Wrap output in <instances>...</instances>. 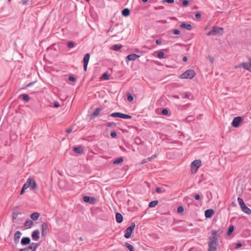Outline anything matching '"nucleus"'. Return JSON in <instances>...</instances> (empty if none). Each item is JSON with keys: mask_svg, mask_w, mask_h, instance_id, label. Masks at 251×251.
<instances>
[{"mask_svg": "<svg viewBox=\"0 0 251 251\" xmlns=\"http://www.w3.org/2000/svg\"><path fill=\"white\" fill-rule=\"evenodd\" d=\"M237 201L242 211L249 215H251V210L246 206L243 199L241 198L238 197L237 199Z\"/></svg>", "mask_w": 251, "mask_h": 251, "instance_id": "nucleus-1", "label": "nucleus"}, {"mask_svg": "<svg viewBox=\"0 0 251 251\" xmlns=\"http://www.w3.org/2000/svg\"><path fill=\"white\" fill-rule=\"evenodd\" d=\"M195 75L196 73L194 70L189 69L182 74L179 77L181 79H192L195 76Z\"/></svg>", "mask_w": 251, "mask_h": 251, "instance_id": "nucleus-2", "label": "nucleus"}, {"mask_svg": "<svg viewBox=\"0 0 251 251\" xmlns=\"http://www.w3.org/2000/svg\"><path fill=\"white\" fill-rule=\"evenodd\" d=\"M211 232V236L209 238V242L218 244V237H219V235H218V231L216 230L212 229Z\"/></svg>", "mask_w": 251, "mask_h": 251, "instance_id": "nucleus-3", "label": "nucleus"}, {"mask_svg": "<svg viewBox=\"0 0 251 251\" xmlns=\"http://www.w3.org/2000/svg\"><path fill=\"white\" fill-rule=\"evenodd\" d=\"M201 161L200 160H195L193 161L191 165V172L192 174L196 173L198 168L201 165Z\"/></svg>", "mask_w": 251, "mask_h": 251, "instance_id": "nucleus-4", "label": "nucleus"}, {"mask_svg": "<svg viewBox=\"0 0 251 251\" xmlns=\"http://www.w3.org/2000/svg\"><path fill=\"white\" fill-rule=\"evenodd\" d=\"M135 224L134 223H132L130 226L127 227L125 230V237L126 239H128L130 237L131 235L133 232L134 228H135Z\"/></svg>", "mask_w": 251, "mask_h": 251, "instance_id": "nucleus-5", "label": "nucleus"}, {"mask_svg": "<svg viewBox=\"0 0 251 251\" xmlns=\"http://www.w3.org/2000/svg\"><path fill=\"white\" fill-rule=\"evenodd\" d=\"M243 121V119L241 117H236L233 119L231 123V125L234 127H238L240 126L241 123Z\"/></svg>", "mask_w": 251, "mask_h": 251, "instance_id": "nucleus-6", "label": "nucleus"}, {"mask_svg": "<svg viewBox=\"0 0 251 251\" xmlns=\"http://www.w3.org/2000/svg\"><path fill=\"white\" fill-rule=\"evenodd\" d=\"M27 187L30 188L31 190H33L36 187V183L33 178L30 177L26 182Z\"/></svg>", "mask_w": 251, "mask_h": 251, "instance_id": "nucleus-7", "label": "nucleus"}, {"mask_svg": "<svg viewBox=\"0 0 251 251\" xmlns=\"http://www.w3.org/2000/svg\"><path fill=\"white\" fill-rule=\"evenodd\" d=\"M214 35H222L224 33V28L217 26H213L212 28Z\"/></svg>", "mask_w": 251, "mask_h": 251, "instance_id": "nucleus-8", "label": "nucleus"}, {"mask_svg": "<svg viewBox=\"0 0 251 251\" xmlns=\"http://www.w3.org/2000/svg\"><path fill=\"white\" fill-rule=\"evenodd\" d=\"M90 59V54L87 53L84 55L83 59V68L85 72L87 71V66Z\"/></svg>", "mask_w": 251, "mask_h": 251, "instance_id": "nucleus-9", "label": "nucleus"}, {"mask_svg": "<svg viewBox=\"0 0 251 251\" xmlns=\"http://www.w3.org/2000/svg\"><path fill=\"white\" fill-rule=\"evenodd\" d=\"M48 228V223L46 222L43 223L41 226V234L43 237H46L47 236Z\"/></svg>", "mask_w": 251, "mask_h": 251, "instance_id": "nucleus-10", "label": "nucleus"}, {"mask_svg": "<svg viewBox=\"0 0 251 251\" xmlns=\"http://www.w3.org/2000/svg\"><path fill=\"white\" fill-rule=\"evenodd\" d=\"M83 200L85 202L91 204H95L96 201V199L95 198L87 196H85L83 197Z\"/></svg>", "mask_w": 251, "mask_h": 251, "instance_id": "nucleus-11", "label": "nucleus"}, {"mask_svg": "<svg viewBox=\"0 0 251 251\" xmlns=\"http://www.w3.org/2000/svg\"><path fill=\"white\" fill-rule=\"evenodd\" d=\"M84 147L82 146H79L78 147H75L73 148V151L74 152L78 153L79 154H81L84 152Z\"/></svg>", "mask_w": 251, "mask_h": 251, "instance_id": "nucleus-12", "label": "nucleus"}, {"mask_svg": "<svg viewBox=\"0 0 251 251\" xmlns=\"http://www.w3.org/2000/svg\"><path fill=\"white\" fill-rule=\"evenodd\" d=\"M214 214V211L212 209H207L205 211V217L207 218H210L212 217Z\"/></svg>", "mask_w": 251, "mask_h": 251, "instance_id": "nucleus-13", "label": "nucleus"}, {"mask_svg": "<svg viewBox=\"0 0 251 251\" xmlns=\"http://www.w3.org/2000/svg\"><path fill=\"white\" fill-rule=\"evenodd\" d=\"M30 241H31V240L29 237H23L22 239V240L21 241V244L23 246H26L28 244H30Z\"/></svg>", "mask_w": 251, "mask_h": 251, "instance_id": "nucleus-14", "label": "nucleus"}, {"mask_svg": "<svg viewBox=\"0 0 251 251\" xmlns=\"http://www.w3.org/2000/svg\"><path fill=\"white\" fill-rule=\"evenodd\" d=\"M22 233L20 231H17L14 234V240L15 244H18L19 242L20 238L21 236Z\"/></svg>", "mask_w": 251, "mask_h": 251, "instance_id": "nucleus-15", "label": "nucleus"}, {"mask_svg": "<svg viewBox=\"0 0 251 251\" xmlns=\"http://www.w3.org/2000/svg\"><path fill=\"white\" fill-rule=\"evenodd\" d=\"M180 27L188 30H191L193 29V26L191 25L186 23H182L180 25Z\"/></svg>", "mask_w": 251, "mask_h": 251, "instance_id": "nucleus-16", "label": "nucleus"}, {"mask_svg": "<svg viewBox=\"0 0 251 251\" xmlns=\"http://www.w3.org/2000/svg\"><path fill=\"white\" fill-rule=\"evenodd\" d=\"M102 109L100 107H98L95 109L93 113L91 115V118L93 119L98 116L100 112L102 111Z\"/></svg>", "mask_w": 251, "mask_h": 251, "instance_id": "nucleus-17", "label": "nucleus"}, {"mask_svg": "<svg viewBox=\"0 0 251 251\" xmlns=\"http://www.w3.org/2000/svg\"><path fill=\"white\" fill-rule=\"evenodd\" d=\"M208 251H217V247L218 245V244H214V243H211L210 242H208Z\"/></svg>", "mask_w": 251, "mask_h": 251, "instance_id": "nucleus-18", "label": "nucleus"}, {"mask_svg": "<svg viewBox=\"0 0 251 251\" xmlns=\"http://www.w3.org/2000/svg\"><path fill=\"white\" fill-rule=\"evenodd\" d=\"M140 57V55H137L136 54H130L128 55L126 58L129 60V61H133L136 60L137 58H139Z\"/></svg>", "mask_w": 251, "mask_h": 251, "instance_id": "nucleus-19", "label": "nucleus"}, {"mask_svg": "<svg viewBox=\"0 0 251 251\" xmlns=\"http://www.w3.org/2000/svg\"><path fill=\"white\" fill-rule=\"evenodd\" d=\"M39 230H34L31 235V237L33 240H38L39 239Z\"/></svg>", "mask_w": 251, "mask_h": 251, "instance_id": "nucleus-20", "label": "nucleus"}, {"mask_svg": "<svg viewBox=\"0 0 251 251\" xmlns=\"http://www.w3.org/2000/svg\"><path fill=\"white\" fill-rule=\"evenodd\" d=\"M116 220L118 223H121L123 221V216L120 213H117L116 214Z\"/></svg>", "mask_w": 251, "mask_h": 251, "instance_id": "nucleus-21", "label": "nucleus"}, {"mask_svg": "<svg viewBox=\"0 0 251 251\" xmlns=\"http://www.w3.org/2000/svg\"><path fill=\"white\" fill-rule=\"evenodd\" d=\"M239 67H242L244 69L251 72V70L250 69L251 68V67H250L249 64L247 62H243L239 65Z\"/></svg>", "mask_w": 251, "mask_h": 251, "instance_id": "nucleus-22", "label": "nucleus"}, {"mask_svg": "<svg viewBox=\"0 0 251 251\" xmlns=\"http://www.w3.org/2000/svg\"><path fill=\"white\" fill-rule=\"evenodd\" d=\"M130 14V11L128 8H124L122 11V14L124 17H127Z\"/></svg>", "mask_w": 251, "mask_h": 251, "instance_id": "nucleus-23", "label": "nucleus"}, {"mask_svg": "<svg viewBox=\"0 0 251 251\" xmlns=\"http://www.w3.org/2000/svg\"><path fill=\"white\" fill-rule=\"evenodd\" d=\"M40 216V214L38 212H34L30 215V218L32 220L35 221L37 220Z\"/></svg>", "mask_w": 251, "mask_h": 251, "instance_id": "nucleus-24", "label": "nucleus"}, {"mask_svg": "<svg viewBox=\"0 0 251 251\" xmlns=\"http://www.w3.org/2000/svg\"><path fill=\"white\" fill-rule=\"evenodd\" d=\"M119 118L125 119H131L132 117L129 115L120 113L119 115Z\"/></svg>", "mask_w": 251, "mask_h": 251, "instance_id": "nucleus-25", "label": "nucleus"}, {"mask_svg": "<svg viewBox=\"0 0 251 251\" xmlns=\"http://www.w3.org/2000/svg\"><path fill=\"white\" fill-rule=\"evenodd\" d=\"M124 161L123 157H120L116 159L113 162L114 164H121Z\"/></svg>", "mask_w": 251, "mask_h": 251, "instance_id": "nucleus-26", "label": "nucleus"}, {"mask_svg": "<svg viewBox=\"0 0 251 251\" xmlns=\"http://www.w3.org/2000/svg\"><path fill=\"white\" fill-rule=\"evenodd\" d=\"M30 247H31V250L32 251H35L36 249L38 246V244L36 243H32L29 246Z\"/></svg>", "mask_w": 251, "mask_h": 251, "instance_id": "nucleus-27", "label": "nucleus"}, {"mask_svg": "<svg viewBox=\"0 0 251 251\" xmlns=\"http://www.w3.org/2000/svg\"><path fill=\"white\" fill-rule=\"evenodd\" d=\"M158 201L157 200L152 201L149 203V207H154L158 204Z\"/></svg>", "mask_w": 251, "mask_h": 251, "instance_id": "nucleus-28", "label": "nucleus"}, {"mask_svg": "<svg viewBox=\"0 0 251 251\" xmlns=\"http://www.w3.org/2000/svg\"><path fill=\"white\" fill-rule=\"evenodd\" d=\"M234 229V226H230L229 227L228 231L227 232V233H226L227 235V236H229L230 235H231L232 234V233L233 232Z\"/></svg>", "mask_w": 251, "mask_h": 251, "instance_id": "nucleus-29", "label": "nucleus"}, {"mask_svg": "<svg viewBox=\"0 0 251 251\" xmlns=\"http://www.w3.org/2000/svg\"><path fill=\"white\" fill-rule=\"evenodd\" d=\"M20 97H22L23 100L25 101H28L29 100L30 98L27 94H24L21 95Z\"/></svg>", "mask_w": 251, "mask_h": 251, "instance_id": "nucleus-30", "label": "nucleus"}, {"mask_svg": "<svg viewBox=\"0 0 251 251\" xmlns=\"http://www.w3.org/2000/svg\"><path fill=\"white\" fill-rule=\"evenodd\" d=\"M33 224V222L31 220H27L25 221V226H32Z\"/></svg>", "mask_w": 251, "mask_h": 251, "instance_id": "nucleus-31", "label": "nucleus"}, {"mask_svg": "<svg viewBox=\"0 0 251 251\" xmlns=\"http://www.w3.org/2000/svg\"><path fill=\"white\" fill-rule=\"evenodd\" d=\"M122 46L121 45H115L112 46V49L115 51H118L121 49Z\"/></svg>", "mask_w": 251, "mask_h": 251, "instance_id": "nucleus-32", "label": "nucleus"}, {"mask_svg": "<svg viewBox=\"0 0 251 251\" xmlns=\"http://www.w3.org/2000/svg\"><path fill=\"white\" fill-rule=\"evenodd\" d=\"M125 246L129 250V251H134L133 247L130 244L126 243Z\"/></svg>", "mask_w": 251, "mask_h": 251, "instance_id": "nucleus-33", "label": "nucleus"}, {"mask_svg": "<svg viewBox=\"0 0 251 251\" xmlns=\"http://www.w3.org/2000/svg\"><path fill=\"white\" fill-rule=\"evenodd\" d=\"M134 142L137 145H140L142 143V141L140 138L136 137L134 139Z\"/></svg>", "mask_w": 251, "mask_h": 251, "instance_id": "nucleus-34", "label": "nucleus"}, {"mask_svg": "<svg viewBox=\"0 0 251 251\" xmlns=\"http://www.w3.org/2000/svg\"><path fill=\"white\" fill-rule=\"evenodd\" d=\"M127 99L128 101L131 102L133 100V97L130 93H127Z\"/></svg>", "mask_w": 251, "mask_h": 251, "instance_id": "nucleus-35", "label": "nucleus"}, {"mask_svg": "<svg viewBox=\"0 0 251 251\" xmlns=\"http://www.w3.org/2000/svg\"><path fill=\"white\" fill-rule=\"evenodd\" d=\"M110 77V75L107 73H104L101 76V78L104 80H108Z\"/></svg>", "mask_w": 251, "mask_h": 251, "instance_id": "nucleus-36", "label": "nucleus"}, {"mask_svg": "<svg viewBox=\"0 0 251 251\" xmlns=\"http://www.w3.org/2000/svg\"><path fill=\"white\" fill-rule=\"evenodd\" d=\"M120 112H114L111 114L109 116L113 117V118H119V115Z\"/></svg>", "mask_w": 251, "mask_h": 251, "instance_id": "nucleus-37", "label": "nucleus"}, {"mask_svg": "<svg viewBox=\"0 0 251 251\" xmlns=\"http://www.w3.org/2000/svg\"><path fill=\"white\" fill-rule=\"evenodd\" d=\"M165 54L162 51H159L157 53V57L159 58H163L164 57Z\"/></svg>", "mask_w": 251, "mask_h": 251, "instance_id": "nucleus-38", "label": "nucleus"}, {"mask_svg": "<svg viewBox=\"0 0 251 251\" xmlns=\"http://www.w3.org/2000/svg\"><path fill=\"white\" fill-rule=\"evenodd\" d=\"M67 46L69 48H72L75 47V44L73 41H69L67 43Z\"/></svg>", "mask_w": 251, "mask_h": 251, "instance_id": "nucleus-39", "label": "nucleus"}, {"mask_svg": "<svg viewBox=\"0 0 251 251\" xmlns=\"http://www.w3.org/2000/svg\"><path fill=\"white\" fill-rule=\"evenodd\" d=\"M161 113L162 114V115H165V116H167L169 114V111L168 109H166V108H164V109H163L162 111H161Z\"/></svg>", "mask_w": 251, "mask_h": 251, "instance_id": "nucleus-40", "label": "nucleus"}, {"mask_svg": "<svg viewBox=\"0 0 251 251\" xmlns=\"http://www.w3.org/2000/svg\"><path fill=\"white\" fill-rule=\"evenodd\" d=\"M116 124L114 122L107 123L106 125L107 127L116 126Z\"/></svg>", "mask_w": 251, "mask_h": 251, "instance_id": "nucleus-41", "label": "nucleus"}, {"mask_svg": "<svg viewBox=\"0 0 251 251\" xmlns=\"http://www.w3.org/2000/svg\"><path fill=\"white\" fill-rule=\"evenodd\" d=\"M29 0H18V3H21L23 5H26Z\"/></svg>", "mask_w": 251, "mask_h": 251, "instance_id": "nucleus-42", "label": "nucleus"}, {"mask_svg": "<svg viewBox=\"0 0 251 251\" xmlns=\"http://www.w3.org/2000/svg\"><path fill=\"white\" fill-rule=\"evenodd\" d=\"M189 3V1L188 0H183L182 1V5L184 6H187Z\"/></svg>", "mask_w": 251, "mask_h": 251, "instance_id": "nucleus-43", "label": "nucleus"}, {"mask_svg": "<svg viewBox=\"0 0 251 251\" xmlns=\"http://www.w3.org/2000/svg\"><path fill=\"white\" fill-rule=\"evenodd\" d=\"M172 32L175 35H179L180 33V31L176 29H173Z\"/></svg>", "mask_w": 251, "mask_h": 251, "instance_id": "nucleus-44", "label": "nucleus"}, {"mask_svg": "<svg viewBox=\"0 0 251 251\" xmlns=\"http://www.w3.org/2000/svg\"><path fill=\"white\" fill-rule=\"evenodd\" d=\"M110 135L112 138H116L117 136V134L115 131H112L110 133Z\"/></svg>", "mask_w": 251, "mask_h": 251, "instance_id": "nucleus-45", "label": "nucleus"}, {"mask_svg": "<svg viewBox=\"0 0 251 251\" xmlns=\"http://www.w3.org/2000/svg\"><path fill=\"white\" fill-rule=\"evenodd\" d=\"M18 214H19V213L16 212H13L12 213V218H13V220L16 219Z\"/></svg>", "mask_w": 251, "mask_h": 251, "instance_id": "nucleus-46", "label": "nucleus"}, {"mask_svg": "<svg viewBox=\"0 0 251 251\" xmlns=\"http://www.w3.org/2000/svg\"><path fill=\"white\" fill-rule=\"evenodd\" d=\"M156 192L157 193H162V192H164L165 190H162L161 188L157 187V188H156Z\"/></svg>", "mask_w": 251, "mask_h": 251, "instance_id": "nucleus-47", "label": "nucleus"}, {"mask_svg": "<svg viewBox=\"0 0 251 251\" xmlns=\"http://www.w3.org/2000/svg\"><path fill=\"white\" fill-rule=\"evenodd\" d=\"M174 0H162V2L163 3H164V2H167V3H173L174 2Z\"/></svg>", "mask_w": 251, "mask_h": 251, "instance_id": "nucleus-48", "label": "nucleus"}, {"mask_svg": "<svg viewBox=\"0 0 251 251\" xmlns=\"http://www.w3.org/2000/svg\"><path fill=\"white\" fill-rule=\"evenodd\" d=\"M183 210H184V208L182 206H179L178 207V208H177V212H178L181 213L182 211H183Z\"/></svg>", "mask_w": 251, "mask_h": 251, "instance_id": "nucleus-49", "label": "nucleus"}, {"mask_svg": "<svg viewBox=\"0 0 251 251\" xmlns=\"http://www.w3.org/2000/svg\"><path fill=\"white\" fill-rule=\"evenodd\" d=\"M69 80L71 81L75 82L76 81V78L74 76L71 75L69 77Z\"/></svg>", "mask_w": 251, "mask_h": 251, "instance_id": "nucleus-50", "label": "nucleus"}, {"mask_svg": "<svg viewBox=\"0 0 251 251\" xmlns=\"http://www.w3.org/2000/svg\"><path fill=\"white\" fill-rule=\"evenodd\" d=\"M242 246V244L241 242H238L236 244V246L235 247V249H237Z\"/></svg>", "mask_w": 251, "mask_h": 251, "instance_id": "nucleus-51", "label": "nucleus"}, {"mask_svg": "<svg viewBox=\"0 0 251 251\" xmlns=\"http://www.w3.org/2000/svg\"><path fill=\"white\" fill-rule=\"evenodd\" d=\"M201 15L200 12H198L195 14L196 18L199 19H200L201 18Z\"/></svg>", "mask_w": 251, "mask_h": 251, "instance_id": "nucleus-52", "label": "nucleus"}, {"mask_svg": "<svg viewBox=\"0 0 251 251\" xmlns=\"http://www.w3.org/2000/svg\"><path fill=\"white\" fill-rule=\"evenodd\" d=\"M186 120L187 121H192L193 120V117L192 116H189L186 117Z\"/></svg>", "mask_w": 251, "mask_h": 251, "instance_id": "nucleus-53", "label": "nucleus"}, {"mask_svg": "<svg viewBox=\"0 0 251 251\" xmlns=\"http://www.w3.org/2000/svg\"><path fill=\"white\" fill-rule=\"evenodd\" d=\"M194 198H195V200H197V201H199L201 199V196H200V195H199L198 194L195 195Z\"/></svg>", "mask_w": 251, "mask_h": 251, "instance_id": "nucleus-54", "label": "nucleus"}, {"mask_svg": "<svg viewBox=\"0 0 251 251\" xmlns=\"http://www.w3.org/2000/svg\"><path fill=\"white\" fill-rule=\"evenodd\" d=\"M59 106H60V104L58 102H57V101L54 102V107H59Z\"/></svg>", "mask_w": 251, "mask_h": 251, "instance_id": "nucleus-55", "label": "nucleus"}, {"mask_svg": "<svg viewBox=\"0 0 251 251\" xmlns=\"http://www.w3.org/2000/svg\"><path fill=\"white\" fill-rule=\"evenodd\" d=\"M156 156V155H153L151 157L147 158L148 161H151L152 158H155Z\"/></svg>", "mask_w": 251, "mask_h": 251, "instance_id": "nucleus-56", "label": "nucleus"}, {"mask_svg": "<svg viewBox=\"0 0 251 251\" xmlns=\"http://www.w3.org/2000/svg\"><path fill=\"white\" fill-rule=\"evenodd\" d=\"M207 35L210 36V35H214L213 32L212 31V29L210 30L209 32L207 33Z\"/></svg>", "mask_w": 251, "mask_h": 251, "instance_id": "nucleus-57", "label": "nucleus"}, {"mask_svg": "<svg viewBox=\"0 0 251 251\" xmlns=\"http://www.w3.org/2000/svg\"><path fill=\"white\" fill-rule=\"evenodd\" d=\"M155 43L157 44V45H160L162 43V41L160 39H157L155 41Z\"/></svg>", "mask_w": 251, "mask_h": 251, "instance_id": "nucleus-58", "label": "nucleus"}, {"mask_svg": "<svg viewBox=\"0 0 251 251\" xmlns=\"http://www.w3.org/2000/svg\"><path fill=\"white\" fill-rule=\"evenodd\" d=\"M28 188V187H27V184H26V183H25L24 184V185H23V187H22V189H24V190H26V189H27Z\"/></svg>", "mask_w": 251, "mask_h": 251, "instance_id": "nucleus-59", "label": "nucleus"}, {"mask_svg": "<svg viewBox=\"0 0 251 251\" xmlns=\"http://www.w3.org/2000/svg\"><path fill=\"white\" fill-rule=\"evenodd\" d=\"M72 128H69L66 130V133L69 134L71 133L72 132Z\"/></svg>", "mask_w": 251, "mask_h": 251, "instance_id": "nucleus-60", "label": "nucleus"}, {"mask_svg": "<svg viewBox=\"0 0 251 251\" xmlns=\"http://www.w3.org/2000/svg\"><path fill=\"white\" fill-rule=\"evenodd\" d=\"M189 98V95L187 93H185L184 96L182 97L183 99H186Z\"/></svg>", "mask_w": 251, "mask_h": 251, "instance_id": "nucleus-61", "label": "nucleus"}, {"mask_svg": "<svg viewBox=\"0 0 251 251\" xmlns=\"http://www.w3.org/2000/svg\"><path fill=\"white\" fill-rule=\"evenodd\" d=\"M34 83V82H31L29 83H28L26 85L25 87H29L31 85H32L33 83Z\"/></svg>", "mask_w": 251, "mask_h": 251, "instance_id": "nucleus-62", "label": "nucleus"}, {"mask_svg": "<svg viewBox=\"0 0 251 251\" xmlns=\"http://www.w3.org/2000/svg\"><path fill=\"white\" fill-rule=\"evenodd\" d=\"M148 162V160H147V159H143L142 162H141V163L142 164H144V163H146V162Z\"/></svg>", "mask_w": 251, "mask_h": 251, "instance_id": "nucleus-63", "label": "nucleus"}, {"mask_svg": "<svg viewBox=\"0 0 251 251\" xmlns=\"http://www.w3.org/2000/svg\"><path fill=\"white\" fill-rule=\"evenodd\" d=\"M187 59H187V57L186 56H184V57H183V59H182V60H183V61L184 62H186V61H187Z\"/></svg>", "mask_w": 251, "mask_h": 251, "instance_id": "nucleus-64", "label": "nucleus"}]
</instances>
